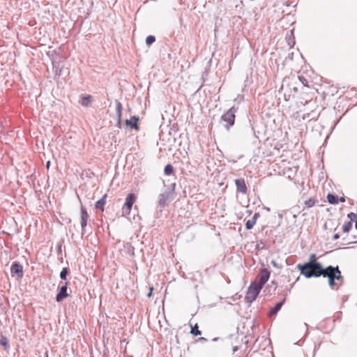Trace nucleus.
<instances>
[{
  "label": "nucleus",
  "instance_id": "1",
  "mask_svg": "<svg viewBox=\"0 0 357 357\" xmlns=\"http://www.w3.org/2000/svg\"><path fill=\"white\" fill-rule=\"evenodd\" d=\"M297 268L300 271L301 274L304 275L306 278L320 277L325 269L319 262H306L303 264H299L297 265Z\"/></svg>",
  "mask_w": 357,
  "mask_h": 357
},
{
  "label": "nucleus",
  "instance_id": "2",
  "mask_svg": "<svg viewBox=\"0 0 357 357\" xmlns=\"http://www.w3.org/2000/svg\"><path fill=\"white\" fill-rule=\"evenodd\" d=\"M237 108L235 107H231L221 116L220 122L223 123V126L229 130L231 126H234L236 118V112Z\"/></svg>",
  "mask_w": 357,
  "mask_h": 357
},
{
  "label": "nucleus",
  "instance_id": "3",
  "mask_svg": "<svg viewBox=\"0 0 357 357\" xmlns=\"http://www.w3.org/2000/svg\"><path fill=\"white\" fill-rule=\"evenodd\" d=\"M262 287L257 283V281L252 282L245 295L246 301L250 303H252L257 298Z\"/></svg>",
  "mask_w": 357,
  "mask_h": 357
},
{
  "label": "nucleus",
  "instance_id": "4",
  "mask_svg": "<svg viewBox=\"0 0 357 357\" xmlns=\"http://www.w3.org/2000/svg\"><path fill=\"white\" fill-rule=\"evenodd\" d=\"M61 286L59 287V292L56 296V302L59 303L64 300V298L68 297L70 294L68 293V285L69 282H60Z\"/></svg>",
  "mask_w": 357,
  "mask_h": 357
},
{
  "label": "nucleus",
  "instance_id": "5",
  "mask_svg": "<svg viewBox=\"0 0 357 357\" xmlns=\"http://www.w3.org/2000/svg\"><path fill=\"white\" fill-rule=\"evenodd\" d=\"M271 272L266 268H261L257 275V283H258L261 287H264V285L266 283L270 278Z\"/></svg>",
  "mask_w": 357,
  "mask_h": 357
},
{
  "label": "nucleus",
  "instance_id": "6",
  "mask_svg": "<svg viewBox=\"0 0 357 357\" xmlns=\"http://www.w3.org/2000/svg\"><path fill=\"white\" fill-rule=\"evenodd\" d=\"M10 274L13 277L17 276L18 278H22L23 266L19 261H14L10 267Z\"/></svg>",
  "mask_w": 357,
  "mask_h": 357
},
{
  "label": "nucleus",
  "instance_id": "7",
  "mask_svg": "<svg viewBox=\"0 0 357 357\" xmlns=\"http://www.w3.org/2000/svg\"><path fill=\"white\" fill-rule=\"evenodd\" d=\"M81 227H82V235L85 233L86 227L87 225V222L89 218V215L86 211V209L82 206H81Z\"/></svg>",
  "mask_w": 357,
  "mask_h": 357
},
{
  "label": "nucleus",
  "instance_id": "8",
  "mask_svg": "<svg viewBox=\"0 0 357 357\" xmlns=\"http://www.w3.org/2000/svg\"><path fill=\"white\" fill-rule=\"evenodd\" d=\"M237 192H241L243 195L248 193V188L245 184L244 178H237L235 180Z\"/></svg>",
  "mask_w": 357,
  "mask_h": 357
},
{
  "label": "nucleus",
  "instance_id": "9",
  "mask_svg": "<svg viewBox=\"0 0 357 357\" xmlns=\"http://www.w3.org/2000/svg\"><path fill=\"white\" fill-rule=\"evenodd\" d=\"M136 200V196L133 193H130L127 195L126 198V202L124 203V206L123 209H126L130 211L132 207L133 204Z\"/></svg>",
  "mask_w": 357,
  "mask_h": 357
},
{
  "label": "nucleus",
  "instance_id": "10",
  "mask_svg": "<svg viewBox=\"0 0 357 357\" xmlns=\"http://www.w3.org/2000/svg\"><path fill=\"white\" fill-rule=\"evenodd\" d=\"M321 275L324 278H328V284H329L330 287L332 289H334L336 285V283L335 282V278H333V275H332L331 270H329V266H327L324 269L323 274H321Z\"/></svg>",
  "mask_w": 357,
  "mask_h": 357
},
{
  "label": "nucleus",
  "instance_id": "11",
  "mask_svg": "<svg viewBox=\"0 0 357 357\" xmlns=\"http://www.w3.org/2000/svg\"><path fill=\"white\" fill-rule=\"evenodd\" d=\"M139 118L137 116H132L130 119H126L125 121L126 125L131 128H133L136 130H139V128L137 125V122L139 121Z\"/></svg>",
  "mask_w": 357,
  "mask_h": 357
},
{
  "label": "nucleus",
  "instance_id": "12",
  "mask_svg": "<svg viewBox=\"0 0 357 357\" xmlns=\"http://www.w3.org/2000/svg\"><path fill=\"white\" fill-rule=\"evenodd\" d=\"M169 201V192H166L159 195L158 206L164 208Z\"/></svg>",
  "mask_w": 357,
  "mask_h": 357
},
{
  "label": "nucleus",
  "instance_id": "13",
  "mask_svg": "<svg viewBox=\"0 0 357 357\" xmlns=\"http://www.w3.org/2000/svg\"><path fill=\"white\" fill-rule=\"evenodd\" d=\"M329 270H331L332 275H333V278H335V280L337 281H343V276L341 274V272L339 269L338 266H328Z\"/></svg>",
  "mask_w": 357,
  "mask_h": 357
},
{
  "label": "nucleus",
  "instance_id": "14",
  "mask_svg": "<svg viewBox=\"0 0 357 357\" xmlns=\"http://www.w3.org/2000/svg\"><path fill=\"white\" fill-rule=\"evenodd\" d=\"M285 302V298L282 300L281 301L277 303L269 311L268 315L270 317H272L273 315H275L282 308V305H284Z\"/></svg>",
  "mask_w": 357,
  "mask_h": 357
},
{
  "label": "nucleus",
  "instance_id": "15",
  "mask_svg": "<svg viewBox=\"0 0 357 357\" xmlns=\"http://www.w3.org/2000/svg\"><path fill=\"white\" fill-rule=\"evenodd\" d=\"M116 114H117V117H118L117 126L119 128H121V114H122L123 106H122V104L118 100H116Z\"/></svg>",
  "mask_w": 357,
  "mask_h": 357
},
{
  "label": "nucleus",
  "instance_id": "16",
  "mask_svg": "<svg viewBox=\"0 0 357 357\" xmlns=\"http://www.w3.org/2000/svg\"><path fill=\"white\" fill-rule=\"evenodd\" d=\"M259 215V213H255L253 217L245 222L246 229L250 230L253 228L254 225L256 224V221Z\"/></svg>",
  "mask_w": 357,
  "mask_h": 357
},
{
  "label": "nucleus",
  "instance_id": "17",
  "mask_svg": "<svg viewBox=\"0 0 357 357\" xmlns=\"http://www.w3.org/2000/svg\"><path fill=\"white\" fill-rule=\"evenodd\" d=\"M106 198L107 195H105L100 199L96 202L95 207L96 209H100L102 211H104V206L106 204Z\"/></svg>",
  "mask_w": 357,
  "mask_h": 357
},
{
  "label": "nucleus",
  "instance_id": "18",
  "mask_svg": "<svg viewBox=\"0 0 357 357\" xmlns=\"http://www.w3.org/2000/svg\"><path fill=\"white\" fill-rule=\"evenodd\" d=\"M0 345L3 346L6 351L10 349L8 339L2 334L0 335Z\"/></svg>",
  "mask_w": 357,
  "mask_h": 357
},
{
  "label": "nucleus",
  "instance_id": "19",
  "mask_svg": "<svg viewBox=\"0 0 357 357\" xmlns=\"http://www.w3.org/2000/svg\"><path fill=\"white\" fill-rule=\"evenodd\" d=\"M327 200L331 204H337L339 202V197L336 195L328 193Z\"/></svg>",
  "mask_w": 357,
  "mask_h": 357
},
{
  "label": "nucleus",
  "instance_id": "20",
  "mask_svg": "<svg viewBox=\"0 0 357 357\" xmlns=\"http://www.w3.org/2000/svg\"><path fill=\"white\" fill-rule=\"evenodd\" d=\"M52 67L54 70L55 75L57 76H61V69L59 67V63L53 61H52Z\"/></svg>",
  "mask_w": 357,
  "mask_h": 357
},
{
  "label": "nucleus",
  "instance_id": "21",
  "mask_svg": "<svg viewBox=\"0 0 357 357\" xmlns=\"http://www.w3.org/2000/svg\"><path fill=\"white\" fill-rule=\"evenodd\" d=\"M174 168L171 164H167L164 168V173L165 175L169 176L174 173Z\"/></svg>",
  "mask_w": 357,
  "mask_h": 357
},
{
  "label": "nucleus",
  "instance_id": "22",
  "mask_svg": "<svg viewBox=\"0 0 357 357\" xmlns=\"http://www.w3.org/2000/svg\"><path fill=\"white\" fill-rule=\"evenodd\" d=\"M190 333L193 336H198L202 334L201 331L199 330L197 324H196L195 326H191Z\"/></svg>",
  "mask_w": 357,
  "mask_h": 357
},
{
  "label": "nucleus",
  "instance_id": "23",
  "mask_svg": "<svg viewBox=\"0 0 357 357\" xmlns=\"http://www.w3.org/2000/svg\"><path fill=\"white\" fill-rule=\"evenodd\" d=\"M68 273H69V268L68 267H64L60 272L59 277L61 280H66V277Z\"/></svg>",
  "mask_w": 357,
  "mask_h": 357
},
{
  "label": "nucleus",
  "instance_id": "24",
  "mask_svg": "<svg viewBox=\"0 0 357 357\" xmlns=\"http://www.w3.org/2000/svg\"><path fill=\"white\" fill-rule=\"evenodd\" d=\"M351 228H352V222L351 221L346 222L342 225V231L345 233L349 232L351 229Z\"/></svg>",
  "mask_w": 357,
  "mask_h": 357
},
{
  "label": "nucleus",
  "instance_id": "25",
  "mask_svg": "<svg viewBox=\"0 0 357 357\" xmlns=\"http://www.w3.org/2000/svg\"><path fill=\"white\" fill-rule=\"evenodd\" d=\"M317 202L314 199L310 198L304 202V204L307 208H311L315 205Z\"/></svg>",
  "mask_w": 357,
  "mask_h": 357
},
{
  "label": "nucleus",
  "instance_id": "26",
  "mask_svg": "<svg viewBox=\"0 0 357 357\" xmlns=\"http://www.w3.org/2000/svg\"><path fill=\"white\" fill-rule=\"evenodd\" d=\"M155 41V37L154 36H149L146 38V43L148 46L152 45Z\"/></svg>",
  "mask_w": 357,
  "mask_h": 357
},
{
  "label": "nucleus",
  "instance_id": "27",
  "mask_svg": "<svg viewBox=\"0 0 357 357\" xmlns=\"http://www.w3.org/2000/svg\"><path fill=\"white\" fill-rule=\"evenodd\" d=\"M90 98H91L90 96H88L87 97L82 98V101H81L82 105L84 106H88L90 103Z\"/></svg>",
  "mask_w": 357,
  "mask_h": 357
},
{
  "label": "nucleus",
  "instance_id": "28",
  "mask_svg": "<svg viewBox=\"0 0 357 357\" xmlns=\"http://www.w3.org/2000/svg\"><path fill=\"white\" fill-rule=\"evenodd\" d=\"M347 217H348L349 218H350V219H351V220H350V221H351V222H352V220H355L356 218H357V214H356V213H353V212H351V213H349L347 215Z\"/></svg>",
  "mask_w": 357,
  "mask_h": 357
},
{
  "label": "nucleus",
  "instance_id": "29",
  "mask_svg": "<svg viewBox=\"0 0 357 357\" xmlns=\"http://www.w3.org/2000/svg\"><path fill=\"white\" fill-rule=\"evenodd\" d=\"M308 262H318L317 260H316V255L314 254H312L310 255V259H309V261Z\"/></svg>",
  "mask_w": 357,
  "mask_h": 357
},
{
  "label": "nucleus",
  "instance_id": "30",
  "mask_svg": "<svg viewBox=\"0 0 357 357\" xmlns=\"http://www.w3.org/2000/svg\"><path fill=\"white\" fill-rule=\"evenodd\" d=\"M257 249H263L264 248V243L262 241H260L259 243L257 244Z\"/></svg>",
  "mask_w": 357,
  "mask_h": 357
},
{
  "label": "nucleus",
  "instance_id": "31",
  "mask_svg": "<svg viewBox=\"0 0 357 357\" xmlns=\"http://www.w3.org/2000/svg\"><path fill=\"white\" fill-rule=\"evenodd\" d=\"M57 247H58V255H59L61 253V244H59L57 245Z\"/></svg>",
  "mask_w": 357,
  "mask_h": 357
},
{
  "label": "nucleus",
  "instance_id": "32",
  "mask_svg": "<svg viewBox=\"0 0 357 357\" xmlns=\"http://www.w3.org/2000/svg\"><path fill=\"white\" fill-rule=\"evenodd\" d=\"M199 341L202 342H205L207 341V339L205 338V337H201L199 338Z\"/></svg>",
  "mask_w": 357,
  "mask_h": 357
},
{
  "label": "nucleus",
  "instance_id": "33",
  "mask_svg": "<svg viewBox=\"0 0 357 357\" xmlns=\"http://www.w3.org/2000/svg\"><path fill=\"white\" fill-rule=\"evenodd\" d=\"M271 264H272V265H273L274 267H276V268H278V264H277V262H276L275 260H272V261H271Z\"/></svg>",
  "mask_w": 357,
  "mask_h": 357
},
{
  "label": "nucleus",
  "instance_id": "34",
  "mask_svg": "<svg viewBox=\"0 0 357 357\" xmlns=\"http://www.w3.org/2000/svg\"><path fill=\"white\" fill-rule=\"evenodd\" d=\"M339 238H340V235H339L338 234H335L333 236V239L334 241H335V240H337Z\"/></svg>",
  "mask_w": 357,
  "mask_h": 357
},
{
  "label": "nucleus",
  "instance_id": "35",
  "mask_svg": "<svg viewBox=\"0 0 357 357\" xmlns=\"http://www.w3.org/2000/svg\"><path fill=\"white\" fill-rule=\"evenodd\" d=\"M339 202H344L345 198L344 197H341L340 198H339Z\"/></svg>",
  "mask_w": 357,
  "mask_h": 357
},
{
  "label": "nucleus",
  "instance_id": "36",
  "mask_svg": "<svg viewBox=\"0 0 357 357\" xmlns=\"http://www.w3.org/2000/svg\"><path fill=\"white\" fill-rule=\"evenodd\" d=\"M50 166V161H47V163H46V167L48 169Z\"/></svg>",
  "mask_w": 357,
  "mask_h": 357
},
{
  "label": "nucleus",
  "instance_id": "37",
  "mask_svg": "<svg viewBox=\"0 0 357 357\" xmlns=\"http://www.w3.org/2000/svg\"><path fill=\"white\" fill-rule=\"evenodd\" d=\"M237 350H238V347H234L233 348V353L234 354Z\"/></svg>",
  "mask_w": 357,
  "mask_h": 357
},
{
  "label": "nucleus",
  "instance_id": "38",
  "mask_svg": "<svg viewBox=\"0 0 357 357\" xmlns=\"http://www.w3.org/2000/svg\"><path fill=\"white\" fill-rule=\"evenodd\" d=\"M355 227H356V229L357 230V220H356Z\"/></svg>",
  "mask_w": 357,
  "mask_h": 357
},
{
  "label": "nucleus",
  "instance_id": "39",
  "mask_svg": "<svg viewBox=\"0 0 357 357\" xmlns=\"http://www.w3.org/2000/svg\"><path fill=\"white\" fill-rule=\"evenodd\" d=\"M218 340V337H215L213 339V341H217Z\"/></svg>",
  "mask_w": 357,
  "mask_h": 357
},
{
  "label": "nucleus",
  "instance_id": "40",
  "mask_svg": "<svg viewBox=\"0 0 357 357\" xmlns=\"http://www.w3.org/2000/svg\"><path fill=\"white\" fill-rule=\"evenodd\" d=\"M172 187L174 188L175 187L176 184L175 183H172Z\"/></svg>",
  "mask_w": 357,
  "mask_h": 357
},
{
  "label": "nucleus",
  "instance_id": "41",
  "mask_svg": "<svg viewBox=\"0 0 357 357\" xmlns=\"http://www.w3.org/2000/svg\"><path fill=\"white\" fill-rule=\"evenodd\" d=\"M151 295V291H150L149 294H148V296H150Z\"/></svg>",
  "mask_w": 357,
  "mask_h": 357
}]
</instances>
